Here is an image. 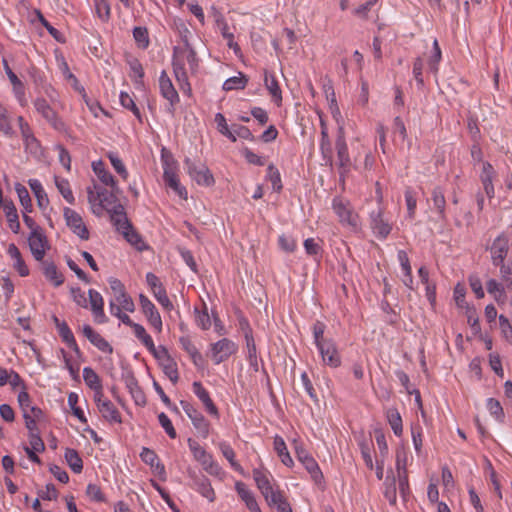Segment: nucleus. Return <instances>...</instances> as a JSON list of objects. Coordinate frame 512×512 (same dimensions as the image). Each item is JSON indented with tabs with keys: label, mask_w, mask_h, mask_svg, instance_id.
Segmentation results:
<instances>
[{
	"label": "nucleus",
	"mask_w": 512,
	"mask_h": 512,
	"mask_svg": "<svg viewBox=\"0 0 512 512\" xmlns=\"http://www.w3.org/2000/svg\"><path fill=\"white\" fill-rule=\"evenodd\" d=\"M195 73L198 68V58L192 45L175 46L173 48L172 66L175 78L180 83L188 84V70Z\"/></svg>",
	"instance_id": "1"
},
{
	"label": "nucleus",
	"mask_w": 512,
	"mask_h": 512,
	"mask_svg": "<svg viewBox=\"0 0 512 512\" xmlns=\"http://www.w3.org/2000/svg\"><path fill=\"white\" fill-rule=\"evenodd\" d=\"M113 225L117 231L121 232L125 239L138 249H141L139 244L142 243L140 235L133 229L130 221L128 220L125 209L123 206H117L113 210Z\"/></svg>",
	"instance_id": "2"
},
{
	"label": "nucleus",
	"mask_w": 512,
	"mask_h": 512,
	"mask_svg": "<svg viewBox=\"0 0 512 512\" xmlns=\"http://www.w3.org/2000/svg\"><path fill=\"white\" fill-rule=\"evenodd\" d=\"M332 208L342 225L349 227L354 232L360 229L359 216L354 212L349 201L339 197L334 198Z\"/></svg>",
	"instance_id": "3"
},
{
	"label": "nucleus",
	"mask_w": 512,
	"mask_h": 512,
	"mask_svg": "<svg viewBox=\"0 0 512 512\" xmlns=\"http://www.w3.org/2000/svg\"><path fill=\"white\" fill-rule=\"evenodd\" d=\"M189 449L194 459L199 462L203 469L210 475L219 476L221 468L217 462L214 461L213 456L209 454L197 441L188 439Z\"/></svg>",
	"instance_id": "4"
},
{
	"label": "nucleus",
	"mask_w": 512,
	"mask_h": 512,
	"mask_svg": "<svg viewBox=\"0 0 512 512\" xmlns=\"http://www.w3.org/2000/svg\"><path fill=\"white\" fill-rule=\"evenodd\" d=\"M184 164L187 173L198 185L209 187L215 183L212 173L205 164L192 161L189 158L185 159Z\"/></svg>",
	"instance_id": "5"
},
{
	"label": "nucleus",
	"mask_w": 512,
	"mask_h": 512,
	"mask_svg": "<svg viewBox=\"0 0 512 512\" xmlns=\"http://www.w3.org/2000/svg\"><path fill=\"white\" fill-rule=\"evenodd\" d=\"M163 170V179L165 184L171 188L181 199L186 200L188 193L186 188L180 184L175 162H169L168 160H165L163 164Z\"/></svg>",
	"instance_id": "6"
},
{
	"label": "nucleus",
	"mask_w": 512,
	"mask_h": 512,
	"mask_svg": "<svg viewBox=\"0 0 512 512\" xmlns=\"http://www.w3.org/2000/svg\"><path fill=\"white\" fill-rule=\"evenodd\" d=\"M237 350V344L228 338H222L210 345L211 358L215 364L226 361Z\"/></svg>",
	"instance_id": "7"
},
{
	"label": "nucleus",
	"mask_w": 512,
	"mask_h": 512,
	"mask_svg": "<svg viewBox=\"0 0 512 512\" xmlns=\"http://www.w3.org/2000/svg\"><path fill=\"white\" fill-rule=\"evenodd\" d=\"M182 409L191 420L195 429L203 438H207L210 432V424L203 414L187 401L180 402Z\"/></svg>",
	"instance_id": "8"
},
{
	"label": "nucleus",
	"mask_w": 512,
	"mask_h": 512,
	"mask_svg": "<svg viewBox=\"0 0 512 512\" xmlns=\"http://www.w3.org/2000/svg\"><path fill=\"white\" fill-rule=\"evenodd\" d=\"M295 452L298 460L303 464L312 480L316 484H321L323 474L316 460L301 445L295 446Z\"/></svg>",
	"instance_id": "9"
},
{
	"label": "nucleus",
	"mask_w": 512,
	"mask_h": 512,
	"mask_svg": "<svg viewBox=\"0 0 512 512\" xmlns=\"http://www.w3.org/2000/svg\"><path fill=\"white\" fill-rule=\"evenodd\" d=\"M159 88L161 95L168 100L167 112L171 115L175 112V105L179 102V95L173 86L171 79L165 70L159 76Z\"/></svg>",
	"instance_id": "10"
},
{
	"label": "nucleus",
	"mask_w": 512,
	"mask_h": 512,
	"mask_svg": "<svg viewBox=\"0 0 512 512\" xmlns=\"http://www.w3.org/2000/svg\"><path fill=\"white\" fill-rule=\"evenodd\" d=\"M94 401L102 417L109 423H121L122 418L116 406L103 393L94 394Z\"/></svg>",
	"instance_id": "11"
},
{
	"label": "nucleus",
	"mask_w": 512,
	"mask_h": 512,
	"mask_svg": "<svg viewBox=\"0 0 512 512\" xmlns=\"http://www.w3.org/2000/svg\"><path fill=\"white\" fill-rule=\"evenodd\" d=\"M28 245L36 261H43L46 251L50 248L49 242L43 230L30 232Z\"/></svg>",
	"instance_id": "12"
},
{
	"label": "nucleus",
	"mask_w": 512,
	"mask_h": 512,
	"mask_svg": "<svg viewBox=\"0 0 512 512\" xmlns=\"http://www.w3.org/2000/svg\"><path fill=\"white\" fill-rule=\"evenodd\" d=\"M97 198L99 199V203H97V207L93 208V213L101 215L103 210H106L110 214L111 222H113V210H115L117 206L123 205L118 203L115 194L109 192L107 189H98Z\"/></svg>",
	"instance_id": "13"
},
{
	"label": "nucleus",
	"mask_w": 512,
	"mask_h": 512,
	"mask_svg": "<svg viewBox=\"0 0 512 512\" xmlns=\"http://www.w3.org/2000/svg\"><path fill=\"white\" fill-rule=\"evenodd\" d=\"M63 215L67 226L73 231L74 234H76L82 240L89 239V231L84 224L82 217L75 210L66 207L64 208Z\"/></svg>",
	"instance_id": "14"
},
{
	"label": "nucleus",
	"mask_w": 512,
	"mask_h": 512,
	"mask_svg": "<svg viewBox=\"0 0 512 512\" xmlns=\"http://www.w3.org/2000/svg\"><path fill=\"white\" fill-rule=\"evenodd\" d=\"M317 349L321 355L322 361L325 365L332 368H337L341 365V357L332 339L318 344Z\"/></svg>",
	"instance_id": "15"
},
{
	"label": "nucleus",
	"mask_w": 512,
	"mask_h": 512,
	"mask_svg": "<svg viewBox=\"0 0 512 512\" xmlns=\"http://www.w3.org/2000/svg\"><path fill=\"white\" fill-rule=\"evenodd\" d=\"M188 475L192 480L191 487L205 497L209 502H214L216 496L210 480L206 476L199 475L193 470H188Z\"/></svg>",
	"instance_id": "16"
},
{
	"label": "nucleus",
	"mask_w": 512,
	"mask_h": 512,
	"mask_svg": "<svg viewBox=\"0 0 512 512\" xmlns=\"http://www.w3.org/2000/svg\"><path fill=\"white\" fill-rule=\"evenodd\" d=\"M492 264L503 262L509 251V237L505 233L498 235L492 242L490 248Z\"/></svg>",
	"instance_id": "17"
},
{
	"label": "nucleus",
	"mask_w": 512,
	"mask_h": 512,
	"mask_svg": "<svg viewBox=\"0 0 512 512\" xmlns=\"http://www.w3.org/2000/svg\"><path fill=\"white\" fill-rule=\"evenodd\" d=\"M34 107L38 113L56 130H62L64 123L58 118L57 113L52 109L44 98H37Z\"/></svg>",
	"instance_id": "18"
},
{
	"label": "nucleus",
	"mask_w": 512,
	"mask_h": 512,
	"mask_svg": "<svg viewBox=\"0 0 512 512\" xmlns=\"http://www.w3.org/2000/svg\"><path fill=\"white\" fill-rule=\"evenodd\" d=\"M142 312L146 316L149 324L157 331H162V319L155 305L143 294L139 296Z\"/></svg>",
	"instance_id": "19"
},
{
	"label": "nucleus",
	"mask_w": 512,
	"mask_h": 512,
	"mask_svg": "<svg viewBox=\"0 0 512 512\" xmlns=\"http://www.w3.org/2000/svg\"><path fill=\"white\" fill-rule=\"evenodd\" d=\"M337 157L339 162L340 174L348 172L350 167V157L348 146L345 140V132L343 127H339L336 139Z\"/></svg>",
	"instance_id": "20"
},
{
	"label": "nucleus",
	"mask_w": 512,
	"mask_h": 512,
	"mask_svg": "<svg viewBox=\"0 0 512 512\" xmlns=\"http://www.w3.org/2000/svg\"><path fill=\"white\" fill-rule=\"evenodd\" d=\"M88 296L91 312L95 322L98 324L106 323L108 318L104 313V300L102 295L94 289H89Z\"/></svg>",
	"instance_id": "21"
},
{
	"label": "nucleus",
	"mask_w": 512,
	"mask_h": 512,
	"mask_svg": "<svg viewBox=\"0 0 512 512\" xmlns=\"http://www.w3.org/2000/svg\"><path fill=\"white\" fill-rule=\"evenodd\" d=\"M194 394L203 403L206 411L213 417L219 418V411L213 400L210 397L209 392L203 387L202 383L195 381L192 384Z\"/></svg>",
	"instance_id": "22"
},
{
	"label": "nucleus",
	"mask_w": 512,
	"mask_h": 512,
	"mask_svg": "<svg viewBox=\"0 0 512 512\" xmlns=\"http://www.w3.org/2000/svg\"><path fill=\"white\" fill-rule=\"evenodd\" d=\"M371 217V228L374 234L380 238L385 239L391 232V225L383 218V212L381 209L373 211Z\"/></svg>",
	"instance_id": "23"
},
{
	"label": "nucleus",
	"mask_w": 512,
	"mask_h": 512,
	"mask_svg": "<svg viewBox=\"0 0 512 512\" xmlns=\"http://www.w3.org/2000/svg\"><path fill=\"white\" fill-rule=\"evenodd\" d=\"M4 70L13 86V92L21 106H26L27 100L25 96V88L23 82L17 77V75L9 67L6 60H3Z\"/></svg>",
	"instance_id": "24"
},
{
	"label": "nucleus",
	"mask_w": 512,
	"mask_h": 512,
	"mask_svg": "<svg viewBox=\"0 0 512 512\" xmlns=\"http://www.w3.org/2000/svg\"><path fill=\"white\" fill-rule=\"evenodd\" d=\"M82 332L83 335L91 342V344L97 347L100 351L103 353L112 354L113 347L90 325H84Z\"/></svg>",
	"instance_id": "25"
},
{
	"label": "nucleus",
	"mask_w": 512,
	"mask_h": 512,
	"mask_svg": "<svg viewBox=\"0 0 512 512\" xmlns=\"http://www.w3.org/2000/svg\"><path fill=\"white\" fill-rule=\"evenodd\" d=\"M496 177V171L489 162L482 163V171L480 173V180L483 189L488 198H493L495 194L493 180Z\"/></svg>",
	"instance_id": "26"
},
{
	"label": "nucleus",
	"mask_w": 512,
	"mask_h": 512,
	"mask_svg": "<svg viewBox=\"0 0 512 512\" xmlns=\"http://www.w3.org/2000/svg\"><path fill=\"white\" fill-rule=\"evenodd\" d=\"M253 478L256 482L258 489L264 496L265 500L271 498V496L273 494H275L276 492L279 491V490L273 489V487L269 481L268 475L264 471H262L260 469H254L253 470Z\"/></svg>",
	"instance_id": "27"
},
{
	"label": "nucleus",
	"mask_w": 512,
	"mask_h": 512,
	"mask_svg": "<svg viewBox=\"0 0 512 512\" xmlns=\"http://www.w3.org/2000/svg\"><path fill=\"white\" fill-rule=\"evenodd\" d=\"M7 253L13 260V268L19 273V275L22 277L28 276L29 269L22 258L20 250L14 243L9 244Z\"/></svg>",
	"instance_id": "28"
},
{
	"label": "nucleus",
	"mask_w": 512,
	"mask_h": 512,
	"mask_svg": "<svg viewBox=\"0 0 512 512\" xmlns=\"http://www.w3.org/2000/svg\"><path fill=\"white\" fill-rule=\"evenodd\" d=\"M128 326H130L135 336L142 342V344L154 354L155 357L160 358V354L157 353L154 342L151 336L146 332L145 328L138 323L131 322Z\"/></svg>",
	"instance_id": "29"
},
{
	"label": "nucleus",
	"mask_w": 512,
	"mask_h": 512,
	"mask_svg": "<svg viewBox=\"0 0 512 512\" xmlns=\"http://www.w3.org/2000/svg\"><path fill=\"white\" fill-rule=\"evenodd\" d=\"M160 354V358L165 357V362L163 363V372L170 379L173 384H176L179 380V373L177 369V364L173 359H171L168 355L167 350L164 347H161V350L157 352Z\"/></svg>",
	"instance_id": "30"
},
{
	"label": "nucleus",
	"mask_w": 512,
	"mask_h": 512,
	"mask_svg": "<svg viewBox=\"0 0 512 512\" xmlns=\"http://www.w3.org/2000/svg\"><path fill=\"white\" fill-rule=\"evenodd\" d=\"M28 184L36 197L38 207L45 211L49 206V198L41 182L38 179H29Z\"/></svg>",
	"instance_id": "31"
},
{
	"label": "nucleus",
	"mask_w": 512,
	"mask_h": 512,
	"mask_svg": "<svg viewBox=\"0 0 512 512\" xmlns=\"http://www.w3.org/2000/svg\"><path fill=\"white\" fill-rule=\"evenodd\" d=\"M43 267V274L47 280L53 283L54 286H61L64 282L62 273L58 271L57 266L52 261H41Z\"/></svg>",
	"instance_id": "32"
},
{
	"label": "nucleus",
	"mask_w": 512,
	"mask_h": 512,
	"mask_svg": "<svg viewBox=\"0 0 512 512\" xmlns=\"http://www.w3.org/2000/svg\"><path fill=\"white\" fill-rule=\"evenodd\" d=\"M264 84L272 96L274 103L277 106H280L282 103V91L275 75L269 74L267 71H265Z\"/></svg>",
	"instance_id": "33"
},
{
	"label": "nucleus",
	"mask_w": 512,
	"mask_h": 512,
	"mask_svg": "<svg viewBox=\"0 0 512 512\" xmlns=\"http://www.w3.org/2000/svg\"><path fill=\"white\" fill-rule=\"evenodd\" d=\"M235 489L239 497L245 502L250 512H253L259 508V505L255 499L254 494L247 488V486L243 482H236Z\"/></svg>",
	"instance_id": "34"
},
{
	"label": "nucleus",
	"mask_w": 512,
	"mask_h": 512,
	"mask_svg": "<svg viewBox=\"0 0 512 512\" xmlns=\"http://www.w3.org/2000/svg\"><path fill=\"white\" fill-rule=\"evenodd\" d=\"M431 199L433 202V207L437 211L439 215V219L441 221L446 220V199L444 196V191L440 187H435L432 190Z\"/></svg>",
	"instance_id": "35"
},
{
	"label": "nucleus",
	"mask_w": 512,
	"mask_h": 512,
	"mask_svg": "<svg viewBox=\"0 0 512 512\" xmlns=\"http://www.w3.org/2000/svg\"><path fill=\"white\" fill-rule=\"evenodd\" d=\"M92 167L94 173L103 184L110 186L114 191H118L114 176L104 168L101 161L93 163Z\"/></svg>",
	"instance_id": "36"
},
{
	"label": "nucleus",
	"mask_w": 512,
	"mask_h": 512,
	"mask_svg": "<svg viewBox=\"0 0 512 512\" xmlns=\"http://www.w3.org/2000/svg\"><path fill=\"white\" fill-rule=\"evenodd\" d=\"M3 208L9 228L13 233L18 234L20 231V222L15 205L12 202H5L3 203Z\"/></svg>",
	"instance_id": "37"
},
{
	"label": "nucleus",
	"mask_w": 512,
	"mask_h": 512,
	"mask_svg": "<svg viewBox=\"0 0 512 512\" xmlns=\"http://www.w3.org/2000/svg\"><path fill=\"white\" fill-rule=\"evenodd\" d=\"M126 387L128 388L131 396L135 400L137 405H145L146 397L140 386L138 385V381L134 376H129L125 380Z\"/></svg>",
	"instance_id": "38"
},
{
	"label": "nucleus",
	"mask_w": 512,
	"mask_h": 512,
	"mask_svg": "<svg viewBox=\"0 0 512 512\" xmlns=\"http://www.w3.org/2000/svg\"><path fill=\"white\" fill-rule=\"evenodd\" d=\"M83 379L86 385L94 390L95 394L103 393L100 377L91 367L83 369Z\"/></svg>",
	"instance_id": "39"
},
{
	"label": "nucleus",
	"mask_w": 512,
	"mask_h": 512,
	"mask_svg": "<svg viewBox=\"0 0 512 512\" xmlns=\"http://www.w3.org/2000/svg\"><path fill=\"white\" fill-rule=\"evenodd\" d=\"M57 330L62 341L65 342L77 355H81V351L68 324L66 322L62 323L61 327Z\"/></svg>",
	"instance_id": "40"
},
{
	"label": "nucleus",
	"mask_w": 512,
	"mask_h": 512,
	"mask_svg": "<svg viewBox=\"0 0 512 512\" xmlns=\"http://www.w3.org/2000/svg\"><path fill=\"white\" fill-rule=\"evenodd\" d=\"M266 502L271 507H276L277 512H292V508L282 491H278L267 499Z\"/></svg>",
	"instance_id": "41"
},
{
	"label": "nucleus",
	"mask_w": 512,
	"mask_h": 512,
	"mask_svg": "<svg viewBox=\"0 0 512 512\" xmlns=\"http://www.w3.org/2000/svg\"><path fill=\"white\" fill-rule=\"evenodd\" d=\"M274 450L277 452L278 456L281 459V462L287 466L291 467L293 465V460L288 452L285 441L280 436H275L274 438Z\"/></svg>",
	"instance_id": "42"
},
{
	"label": "nucleus",
	"mask_w": 512,
	"mask_h": 512,
	"mask_svg": "<svg viewBox=\"0 0 512 512\" xmlns=\"http://www.w3.org/2000/svg\"><path fill=\"white\" fill-rule=\"evenodd\" d=\"M386 418L394 434L396 436H400L403 432V425L399 411L394 407L388 408L386 411Z\"/></svg>",
	"instance_id": "43"
},
{
	"label": "nucleus",
	"mask_w": 512,
	"mask_h": 512,
	"mask_svg": "<svg viewBox=\"0 0 512 512\" xmlns=\"http://www.w3.org/2000/svg\"><path fill=\"white\" fill-rule=\"evenodd\" d=\"M64 457L68 466L74 473H81L83 469V461L75 449L67 448L65 450Z\"/></svg>",
	"instance_id": "44"
},
{
	"label": "nucleus",
	"mask_w": 512,
	"mask_h": 512,
	"mask_svg": "<svg viewBox=\"0 0 512 512\" xmlns=\"http://www.w3.org/2000/svg\"><path fill=\"white\" fill-rule=\"evenodd\" d=\"M247 83L248 78L243 73L239 72L238 76L230 77L223 83V90H242L246 87Z\"/></svg>",
	"instance_id": "45"
},
{
	"label": "nucleus",
	"mask_w": 512,
	"mask_h": 512,
	"mask_svg": "<svg viewBox=\"0 0 512 512\" xmlns=\"http://www.w3.org/2000/svg\"><path fill=\"white\" fill-rule=\"evenodd\" d=\"M385 490L384 497L388 500L390 505H396L397 502V492H396V478L394 475L391 477L388 475L384 482Z\"/></svg>",
	"instance_id": "46"
},
{
	"label": "nucleus",
	"mask_w": 512,
	"mask_h": 512,
	"mask_svg": "<svg viewBox=\"0 0 512 512\" xmlns=\"http://www.w3.org/2000/svg\"><path fill=\"white\" fill-rule=\"evenodd\" d=\"M55 185L60 192V194L63 196V198L69 203L74 204L75 198L73 196L72 190L70 188V184L68 180L62 179L59 177H55Z\"/></svg>",
	"instance_id": "47"
},
{
	"label": "nucleus",
	"mask_w": 512,
	"mask_h": 512,
	"mask_svg": "<svg viewBox=\"0 0 512 512\" xmlns=\"http://www.w3.org/2000/svg\"><path fill=\"white\" fill-rule=\"evenodd\" d=\"M15 191L25 212L32 211V201L28 190L20 183L15 185Z\"/></svg>",
	"instance_id": "48"
},
{
	"label": "nucleus",
	"mask_w": 512,
	"mask_h": 512,
	"mask_svg": "<svg viewBox=\"0 0 512 512\" xmlns=\"http://www.w3.org/2000/svg\"><path fill=\"white\" fill-rule=\"evenodd\" d=\"M133 38L139 48L146 49L150 44L149 34L146 27H135L133 29Z\"/></svg>",
	"instance_id": "49"
},
{
	"label": "nucleus",
	"mask_w": 512,
	"mask_h": 512,
	"mask_svg": "<svg viewBox=\"0 0 512 512\" xmlns=\"http://www.w3.org/2000/svg\"><path fill=\"white\" fill-rule=\"evenodd\" d=\"M321 141L320 150L325 159L331 160L332 150L331 143L328 136L327 128L323 121H321Z\"/></svg>",
	"instance_id": "50"
},
{
	"label": "nucleus",
	"mask_w": 512,
	"mask_h": 512,
	"mask_svg": "<svg viewBox=\"0 0 512 512\" xmlns=\"http://www.w3.org/2000/svg\"><path fill=\"white\" fill-rule=\"evenodd\" d=\"M222 455L229 461L232 468L238 472H242L241 465L235 460V452L233 448L226 442L219 445Z\"/></svg>",
	"instance_id": "51"
},
{
	"label": "nucleus",
	"mask_w": 512,
	"mask_h": 512,
	"mask_svg": "<svg viewBox=\"0 0 512 512\" xmlns=\"http://www.w3.org/2000/svg\"><path fill=\"white\" fill-rule=\"evenodd\" d=\"M0 131L6 136L12 137L14 130L8 116L7 109L0 103Z\"/></svg>",
	"instance_id": "52"
},
{
	"label": "nucleus",
	"mask_w": 512,
	"mask_h": 512,
	"mask_svg": "<svg viewBox=\"0 0 512 512\" xmlns=\"http://www.w3.org/2000/svg\"><path fill=\"white\" fill-rule=\"evenodd\" d=\"M266 178L272 183V188L276 192H280L282 190V181L279 170L274 166V164H269L267 167V175Z\"/></svg>",
	"instance_id": "53"
},
{
	"label": "nucleus",
	"mask_w": 512,
	"mask_h": 512,
	"mask_svg": "<svg viewBox=\"0 0 512 512\" xmlns=\"http://www.w3.org/2000/svg\"><path fill=\"white\" fill-rule=\"evenodd\" d=\"M486 407L490 414L499 422H503L505 414L500 402L494 398H488L486 401Z\"/></svg>",
	"instance_id": "54"
},
{
	"label": "nucleus",
	"mask_w": 512,
	"mask_h": 512,
	"mask_svg": "<svg viewBox=\"0 0 512 512\" xmlns=\"http://www.w3.org/2000/svg\"><path fill=\"white\" fill-rule=\"evenodd\" d=\"M214 121H215V123L217 125L218 131L222 135L226 136L232 142L236 141V136H235V134L233 132H231L229 130V127H228L227 122H226V118L224 117V115L222 113H217L215 115Z\"/></svg>",
	"instance_id": "55"
},
{
	"label": "nucleus",
	"mask_w": 512,
	"mask_h": 512,
	"mask_svg": "<svg viewBox=\"0 0 512 512\" xmlns=\"http://www.w3.org/2000/svg\"><path fill=\"white\" fill-rule=\"evenodd\" d=\"M79 397L75 392H70L68 395V405L72 410L74 416H76L80 422L87 423V418L84 415V412L81 408L77 406Z\"/></svg>",
	"instance_id": "56"
},
{
	"label": "nucleus",
	"mask_w": 512,
	"mask_h": 512,
	"mask_svg": "<svg viewBox=\"0 0 512 512\" xmlns=\"http://www.w3.org/2000/svg\"><path fill=\"white\" fill-rule=\"evenodd\" d=\"M108 158L114 170L121 176L122 179L127 180L129 174L120 157L116 153L110 152L108 154Z\"/></svg>",
	"instance_id": "57"
},
{
	"label": "nucleus",
	"mask_w": 512,
	"mask_h": 512,
	"mask_svg": "<svg viewBox=\"0 0 512 512\" xmlns=\"http://www.w3.org/2000/svg\"><path fill=\"white\" fill-rule=\"evenodd\" d=\"M174 28L176 32L178 33L183 45L182 46H188L191 45L189 41V37L191 35L190 30L186 26V24L181 19H175L174 20Z\"/></svg>",
	"instance_id": "58"
},
{
	"label": "nucleus",
	"mask_w": 512,
	"mask_h": 512,
	"mask_svg": "<svg viewBox=\"0 0 512 512\" xmlns=\"http://www.w3.org/2000/svg\"><path fill=\"white\" fill-rule=\"evenodd\" d=\"M120 103L121 105L132 111V113L141 121V113L139 108L136 106L133 98L127 92L120 93Z\"/></svg>",
	"instance_id": "59"
},
{
	"label": "nucleus",
	"mask_w": 512,
	"mask_h": 512,
	"mask_svg": "<svg viewBox=\"0 0 512 512\" xmlns=\"http://www.w3.org/2000/svg\"><path fill=\"white\" fill-rule=\"evenodd\" d=\"M465 309V315L467 317V322L471 326L472 330L475 333H479L481 331V327L479 324V318L477 315V311L474 306H467Z\"/></svg>",
	"instance_id": "60"
},
{
	"label": "nucleus",
	"mask_w": 512,
	"mask_h": 512,
	"mask_svg": "<svg viewBox=\"0 0 512 512\" xmlns=\"http://www.w3.org/2000/svg\"><path fill=\"white\" fill-rule=\"evenodd\" d=\"M441 57H442V53H441L439 43H438L437 39H434L432 55L430 56V59L428 62L429 69L431 70V72L436 73L438 71V64L441 60Z\"/></svg>",
	"instance_id": "61"
},
{
	"label": "nucleus",
	"mask_w": 512,
	"mask_h": 512,
	"mask_svg": "<svg viewBox=\"0 0 512 512\" xmlns=\"http://www.w3.org/2000/svg\"><path fill=\"white\" fill-rule=\"evenodd\" d=\"M326 330V325L322 321L317 320L313 326H312V333H313V339L314 344L317 346L320 343H323L330 338H325L324 333Z\"/></svg>",
	"instance_id": "62"
},
{
	"label": "nucleus",
	"mask_w": 512,
	"mask_h": 512,
	"mask_svg": "<svg viewBox=\"0 0 512 512\" xmlns=\"http://www.w3.org/2000/svg\"><path fill=\"white\" fill-rule=\"evenodd\" d=\"M407 460L408 452L404 447H400L396 450V470L397 474L400 472H407Z\"/></svg>",
	"instance_id": "63"
},
{
	"label": "nucleus",
	"mask_w": 512,
	"mask_h": 512,
	"mask_svg": "<svg viewBox=\"0 0 512 512\" xmlns=\"http://www.w3.org/2000/svg\"><path fill=\"white\" fill-rule=\"evenodd\" d=\"M195 313L197 326L202 330H208L211 327V320L206 305H204V309L202 311L195 308Z\"/></svg>",
	"instance_id": "64"
}]
</instances>
